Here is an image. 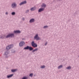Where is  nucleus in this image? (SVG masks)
<instances>
[{"label": "nucleus", "instance_id": "f257e3e1", "mask_svg": "<svg viewBox=\"0 0 79 79\" xmlns=\"http://www.w3.org/2000/svg\"><path fill=\"white\" fill-rule=\"evenodd\" d=\"M14 37V34H9L6 36V38H8V37Z\"/></svg>", "mask_w": 79, "mask_h": 79}, {"label": "nucleus", "instance_id": "4be33fe9", "mask_svg": "<svg viewBox=\"0 0 79 79\" xmlns=\"http://www.w3.org/2000/svg\"><path fill=\"white\" fill-rule=\"evenodd\" d=\"M27 77H24L22 79H27Z\"/></svg>", "mask_w": 79, "mask_h": 79}, {"label": "nucleus", "instance_id": "f8f14e48", "mask_svg": "<svg viewBox=\"0 0 79 79\" xmlns=\"http://www.w3.org/2000/svg\"><path fill=\"white\" fill-rule=\"evenodd\" d=\"M13 76V74H11L9 76H7V78H10V77H11Z\"/></svg>", "mask_w": 79, "mask_h": 79}, {"label": "nucleus", "instance_id": "bb28decb", "mask_svg": "<svg viewBox=\"0 0 79 79\" xmlns=\"http://www.w3.org/2000/svg\"><path fill=\"white\" fill-rule=\"evenodd\" d=\"M6 15H8V12H6Z\"/></svg>", "mask_w": 79, "mask_h": 79}, {"label": "nucleus", "instance_id": "423d86ee", "mask_svg": "<svg viewBox=\"0 0 79 79\" xmlns=\"http://www.w3.org/2000/svg\"><path fill=\"white\" fill-rule=\"evenodd\" d=\"M24 44H25L24 42L22 41L19 43V45L20 47H22V46H23Z\"/></svg>", "mask_w": 79, "mask_h": 79}, {"label": "nucleus", "instance_id": "ddd939ff", "mask_svg": "<svg viewBox=\"0 0 79 79\" xmlns=\"http://www.w3.org/2000/svg\"><path fill=\"white\" fill-rule=\"evenodd\" d=\"M45 6H46V5H45L44 3L42 5V7H43L44 8H45Z\"/></svg>", "mask_w": 79, "mask_h": 79}, {"label": "nucleus", "instance_id": "2eb2a0df", "mask_svg": "<svg viewBox=\"0 0 79 79\" xmlns=\"http://www.w3.org/2000/svg\"><path fill=\"white\" fill-rule=\"evenodd\" d=\"M37 50H38V48H36L34 50H33L32 51L33 52H35V51H37Z\"/></svg>", "mask_w": 79, "mask_h": 79}, {"label": "nucleus", "instance_id": "9b49d317", "mask_svg": "<svg viewBox=\"0 0 79 79\" xmlns=\"http://www.w3.org/2000/svg\"><path fill=\"white\" fill-rule=\"evenodd\" d=\"M34 19H32L30 20V23H33V22H34Z\"/></svg>", "mask_w": 79, "mask_h": 79}, {"label": "nucleus", "instance_id": "aec40b11", "mask_svg": "<svg viewBox=\"0 0 79 79\" xmlns=\"http://www.w3.org/2000/svg\"><path fill=\"white\" fill-rule=\"evenodd\" d=\"M47 27H48V26H44V29H46V28H47Z\"/></svg>", "mask_w": 79, "mask_h": 79}, {"label": "nucleus", "instance_id": "a878e982", "mask_svg": "<svg viewBox=\"0 0 79 79\" xmlns=\"http://www.w3.org/2000/svg\"><path fill=\"white\" fill-rule=\"evenodd\" d=\"M29 11V10H27L26 11V13H28V12Z\"/></svg>", "mask_w": 79, "mask_h": 79}, {"label": "nucleus", "instance_id": "1a4fd4ad", "mask_svg": "<svg viewBox=\"0 0 79 79\" xmlns=\"http://www.w3.org/2000/svg\"><path fill=\"white\" fill-rule=\"evenodd\" d=\"M35 9H36L35 7H32L31 9V11H34V10H35Z\"/></svg>", "mask_w": 79, "mask_h": 79}, {"label": "nucleus", "instance_id": "6e6552de", "mask_svg": "<svg viewBox=\"0 0 79 79\" xmlns=\"http://www.w3.org/2000/svg\"><path fill=\"white\" fill-rule=\"evenodd\" d=\"M44 8H40L39 10L38 11L39 12H41V11H44Z\"/></svg>", "mask_w": 79, "mask_h": 79}, {"label": "nucleus", "instance_id": "c85d7f7f", "mask_svg": "<svg viewBox=\"0 0 79 79\" xmlns=\"http://www.w3.org/2000/svg\"><path fill=\"white\" fill-rule=\"evenodd\" d=\"M22 19H23V20H24V18H23Z\"/></svg>", "mask_w": 79, "mask_h": 79}, {"label": "nucleus", "instance_id": "393cba45", "mask_svg": "<svg viewBox=\"0 0 79 79\" xmlns=\"http://www.w3.org/2000/svg\"><path fill=\"white\" fill-rule=\"evenodd\" d=\"M8 52H6L5 53V55H8Z\"/></svg>", "mask_w": 79, "mask_h": 79}, {"label": "nucleus", "instance_id": "412c9836", "mask_svg": "<svg viewBox=\"0 0 79 79\" xmlns=\"http://www.w3.org/2000/svg\"><path fill=\"white\" fill-rule=\"evenodd\" d=\"M45 68V66L44 65H43L41 66V68Z\"/></svg>", "mask_w": 79, "mask_h": 79}, {"label": "nucleus", "instance_id": "dca6fc26", "mask_svg": "<svg viewBox=\"0 0 79 79\" xmlns=\"http://www.w3.org/2000/svg\"><path fill=\"white\" fill-rule=\"evenodd\" d=\"M30 50H32L33 48L31 47H29V49Z\"/></svg>", "mask_w": 79, "mask_h": 79}, {"label": "nucleus", "instance_id": "b1692460", "mask_svg": "<svg viewBox=\"0 0 79 79\" xmlns=\"http://www.w3.org/2000/svg\"><path fill=\"white\" fill-rule=\"evenodd\" d=\"M12 15H15V12H13L12 13Z\"/></svg>", "mask_w": 79, "mask_h": 79}, {"label": "nucleus", "instance_id": "f3484780", "mask_svg": "<svg viewBox=\"0 0 79 79\" xmlns=\"http://www.w3.org/2000/svg\"><path fill=\"white\" fill-rule=\"evenodd\" d=\"M62 67H63V65L59 66L58 67V69H61V68H62Z\"/></svg>", "mask_w": 79, "mask_h": 79}, {"label": "nucleus", "instance_id": "6ab92c4d", "mask_svg": "<svg viewBox=\"0 0 79 79\" xmlns=\"http://www.w3.org/2000/svg\"><path fill=\"white\" fill-rule=\"evenodd\" d=\"M29 47L27 46V47L24 48V49H29Z\"/></svg>", "mask_w": 79, "mask_h": 79}, {"label": "nucleus", "instance_id": "f03ea898", "mask_svg": "<svg viewBox=\"0 0 79 79\" xmlns=\"http://www.w3.org/2000/svg\"><path fill=\"white\" fill-rule=\"evenodd\" d=\"M16 4L15 3H13L12 4V8H15L16 7Z\"/></svg>", "mask_w": 79, "mask_h": 79}, {"label": "nucleus", "instance_id": "20e7f679", "mask_svg": "<svg viewBox=\"0 0 79 79\" xmlns=\"http://www.w3.org/2000/svg\"><path fill=\"white\" fill-rule=\"evenodd\" d=\"M13 45H10V46H8L7 47H6V49H7V50H9V49H10V48H13Z\"/></svg>", "mask_w": 79, "mask_h": 79}, {"label": "nucleus", "instance_id": "39448f33", "mask_svg": "<svg viewBox=\"0 0 79 79\" xmlns=\"http://www.w3.org/2000/svg\"><path fill=\"white\" fill-rule=\"evenodd\" d=\"M34 39H36V40H40V39L39 37H38V35L37 34L34 37Z\"/></svg>", "mask_w": 79, "mask_h": 79}, {"label": "nucleus", "instance_id": "9d476101", "mask_svg": "<svg viewBox=\"0 0 79 79\" xmlns=\"http://www.w3.org/2000/svg\"><path fill=\"white\" fill-rule=\"evenodd\" d=\"M15 33H20L21 31H20L18 30V31H14Z\"/></svg>", "mask_w": 79, "mask_h": 79}, {"label": "nucleus", "instance_id": "0eeeda50", "mask_svg": "<svg viewBox=\"0 0 79 79\" xmlns=\"http://www.w3.org/2000/svg\"><path fill=\"white\" fill-rule=\"evenodd\" d=\"M26 1H24L22 2H21L19 4V5H24V4H26Z\"/></svg>", "mask_w": 79, "mask_h": 79}, {"label": "nucleus", "instance_id": "7ed1b4c3", "mask_svg": "<svg viewBox=\"0 0 79 79\" xmlns=\"http://www.w3.org/2000/svg\"><path fill=\"white\" fill-rule=\"evenodd\" d=\"M33 47H37V45L36 44L34 43V42L33 41L31 43Z\"/></svg>", "mask_w": 79, "mask_h": 79}, {"label": "nucleus", "instance_id": "4468645a", "mask_svg": "<svg viewBox=\"0 0 79 79\" xmlns=\"http://www.w3.org/2000/svg\"><path fill=\"white\" fill-rule=\"evenodd\" d=\"M17 70V69H12L11 70V71H12V72L14 73V72H15V71H16Z\"/></svg>", "mask_w": 79, "mask_h": 79}, {"label": "nucleus", "instance_id": "c756f323", "mask_svg": "<svg viewBox=\"0 0 79 79\" xmlns=\"http://www.w3.org/2000/svg\"><path fill=\"white\" fill-rule=\"evenodd\" d=\"M22 40H24V39H22Z\"/></svg>", "mask_w": 79, "mask_h": 79}, {"label": "nucleus", "instance_id": "a211bd4d", "mask_svg": "<svg viewBox=\"0 0 79 79\" xmlns=\"http://www.w3.org/2000/svg\"><path fill=\"white\" fill-rule=\"evenodd\" d=\"M71 66H69L67 67L66 68V69H71Z\"/></svg>", "mask_w": 79, "mask_h": 79}, {"label": "nucleus", "instance_id": "5701e85b", "mask_svg": "<svg viewBox=\"0 0 79 79\" xmlns=\"http://www.w3.org/2000/svg\"><path fill=\"white\" fill-rule=\"evenodd\" d=\"M32 76H33V73H31L30 74V76H31V77H32Z\"/></svg>", "mask_w": 79, "mask_h": 79}, {"label": "nucleus", "instance_id": "cd10ccee", "mask_svg": "<svg viewBox=\"0 0 79 79\" xmlns=\"http://www.w3.org/2000/svg\"><path fill=\"white\" fill-rule=\"evenodd\" d=\"M47 44V43H46V44H45V45H46Z\"/></svg>", "mask_w": 79, "mask_h": 79}]
</instances>
